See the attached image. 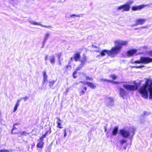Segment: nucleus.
Masks as SVG:
<instances>
[{
    "label": "nucleus",
    "mask_w": 152,
    "mask_h": 152,
    "mask_svg": "<svg viewBox=\"0 0 152 152\" xmlns=\"http://www.w3.org/2000/svg\"><path fill=\"white\" fill-rule=\"evenodd\" d=\"M152 62V58L146 57H141L140 60L136 61L134 62H132V63L147 64Z\"/></svg>",
    "instance_id": "20e7f679"
},
{
    "label": "nucleus",
    "mask_w": 152,
    "mask_h": 152,
    "mask_svg": "<svg viewBox=\"0 0 152 152\" xmlns=\"http://www.w3.org/2000/svg\"><path fill=\"white\" fill-rule=\"evenodd\" d=\"M50 35V34L48 32H47L45 34L43 39V44L46 42Z\"/></svg>",
    "instance_id": "a211bd4d"
},
{
    "label": "nucleus",
    "mask_w": 152,
    "mask_h": 152,
    "mask_svg": "<svg viewBox=\"0 0 152 152\" xmlns=\"http://www.w3.org/2000/svg\"><path fill=\"white\" fill-rule=\"evenodd\" d=\"M80 58V54L79 53H77L75 54L73 57L71 58V60H72L73 59L75 61H78Z\"/></svg>",
    "instance_id": "dca6fc26"
},
{
    "label": "nucleus",
    "mask_w": 152,
    "mask_h": 152,
    "mask_svg": "<svg viewBox=\"0 0 152 152\" xmlns=\"http://www.w3.org/2000/svg\"><path fill=\"white\" fill-rule=\"evenodd\" d=\"M19 104H17V103L16 104L15 107V108H14V110H13L14 112H15V111L17 110V108L18 107V106H19Z\"/></svg>",
    "instance_id": "cd10ccee"
},
{
    "label": "nucleus",
    "mask_w": 152,
    "mask_h": 152,
    "mask_svg": "<svg viewBox=\"0 0 152 152\" xmlns=\"http://www.w3.org/2000/svg\"><path fill=\"white\" fill-rule=\"evenodd\" d=\"M48 58V55H46L45 57V61H46L47 60Z\"/></svg>",
    "instance_id": "58836bf2"
},
{
    "label": "nucleus",
    "mask_w": 152,
    "mask_h": 152,
    "mask_svg": "<svg viewBox=\"0 0 152 152\" xmlns=\"http://www.w3.org/2000/svg\"><path fill=\"white\" fill-rule=\"evenodd\" d=\"M146 20L145 19H137L136 20V23L133 26H137L138 25H142L146 21Z\"/></svg>",
    "instance_id": "9d476101"
},
{
    "label": "nucleus",
    "mask_w": 152,
    "mask_h": 152,
    "mask_svg": "<svg viewBox=\"0 0 152 152\" xmlns=\"http://www.w3.org/2000/svg\"><path fill=\"white\" fill-rule=\"evenodd\" d=\"M110 77H111L113 79H115L117 78V77L114 75H112L110 76Z\"/></svg>",
    "instance_id": "7c9ffc66"
},
{
    "label": "nucleus",
    "mask_w": 152,
    "mask_h": 152,
    "mask_svg": "<svg viewBox=\"0 0 152 152\" xmlns=\"http://www.w3.org/2000/svg\"><path fill=\"white\" fill-rule=\"evenodd\" d=\"M104 81L108 82H113V83H114V84H118V83H119V82H115V81H112L108 80L107 79H104Z\"/></svg>",
    "instance_id": "a878e982"
},
{
    "label": "nucleus",
    "mask_w": 152,
    "mask_h": 152,
    "mask_svg": "<svg viewBox=\"0 0 152 152\" xmlns=\"http://www.w3.org/2000/svg\"><path fill=\"white\" fill-rule=\"evenodd\" d=\"M55 81L53 80L49 82V85L50 87L53 86L55 83Z\"/></svg>",
    "instance_id": "bb28decb"
},
{
    "label": "nucleus",
    "mask_w": 152,
    "mask_h": 152,
    "mask_svg": "<svg viewBox=\"0 0 152 152\" xmlns=\"http://www.w3.org/2000/svg\"><path fill=\"white\" fill-rule=\"evenodd\" d=\"M56 119L58 120V121H57L56 123L57 124V127L59 128H62V127L61 126V120L58 117H57Z\"/></svg>",
    "instance_id": "6ab92c4d"
},
{
    "label": "nucleus",
    "mask_w": 152,
    "mask_h": 152,
    "mask_svg": "<svg viewBox=\"0 0 152 152\" xmlns=\"http://www.w3.org/2000/svg\"><path fill=\"white\" fill-rule=\"evenodd\" d=\"M115 46L112 47L111 50H109L110 56L113 57L119 53L123 46H126L128 44V42L126 41L117 40L114 42Z\"/></svg>",
    "instance_id": "f03ea898"
},
{
    "label": "nucleus",
    "mask_w": 152,
    "mask_h": 152,
    "mask_svg": "<svg viewBox=\"0 0 152 152\" xmlns=\"http://www.w3.org/2000/svg\"><path fill=\"white\" fill-rule=\"evenodd\" d=\"M136 129L133 127L129 128H123L119 130V134L123 137L132 138L133 136Z\"/></svg>",
    "instance_id": "7ed1b4c3"
},
{
    "label": "nucleus",
    "mask_w": 152,
    "mask_h": 152,
    "mask_svg": "<svg viewBox=\"0 0 152 152\" xmlns=\"http://www.w3.org/2000/svg\"><path fill=\"white\" fill-rule=\"evenodd\" d=\"M118 130V127H114L113 130L112 134L113 135H115L117 134Z\"/></svg>",
    "instance_id": "aec40b11"
},
{
    "label": "nucleus",
    "mask_w": 152,
    "mask_h": 152,
    "mask_svg": "<svg viewBox=\"0 0 152 152\" xmlns=\"http://www.w3.org/2000/svg\"><path fill=\"white\" fill-rule=\"evenodd\" d=\"M10 151H12V150H10ZM10 151L7 149L1 150H0V152H9Z\"/></svg>",
    "instance_id": "c756f323"
},
{
    "label": "nucleus",
    "mask_w": 152,
    "mask_h": 152,
    "mask_svg": "<svg viewBox=\"0 0 152 152\" xmlns=\"http://www.w3.org/2000/svg\"><path fill=\"white\" fill-rule=\"evenodd\" d=\"M120 143L121 144H123L126 142V140H122L120 141Z\"/></svg>",
    "instance_id": "2f4dec72"
},
{
    "label": "nucleus",
    "mask_w": 152,
    "mask_h": 152,
    "mask_svg": "<svg viewBox=\"0 0 152 152\" xmlns=\"http://www.w3.org/2000/svg\"><path fill=\"white\" fill-rule=\"evenodd\" d=\"M75 16L77 17H79L80 16L79 15H75L73 14L70 15V17L72 18L73 17Z\"/></svg>",
    "instance_id": "f704fd0d"
},
{
    "label": "nucleus",
    "mask_w": 152,
    "mask_h": 152,
    "mask_svg": "<svg viewBox=\"0 0 152 152\" xmlns=\"http://www.w3.org/2000/svg\"><path fill=\"white\" fill-rule=\"evenodd\" d=\"M110 52L109 51V50H105L102 51L101 52V54L102 56H104L106 54H107L108 56H110Z\"/></svg>",
    "instance_id": "f3484780"
},
{
    "label": "nucleus",
    "mask_w": 152,
    "mask_h": 152,
    "mask_svg": "<svg viewBox=\"0 0 152 152\" xmlns=\"http://www.w3.org/2000/svg\"><path fill=\"white\" fill-rule=\"evenodd\" d=\"M64 137H65L66 136L67 134L66 129H65L64 130Z\"/></svg>",
    "instance_id": "c9c22d12"
},
{
    "label": "nucleus",
    "mask_w": 152,
    "mask_h": 152,
    "mask_svg": "<svg viewBox=\"0 0 152 152\" xmlns=\"http://www.w3.org/2000/svg\"><path fill=\"white\" fill-rule=\"evenodd\" d=\"M133 3V0H130L128 1L126 4L129 6V8H130V5Z\"/></svg>",
    "instance_id": "b1692460"
},
{
    "label": "nucleus",
    "mask_w": 152,
    "mask_h": 152,
    "mask_svg": "<svg viewBox=\"0 0 152 152\" xmlns=\"http://www.w3.org/2000/svg\"><path fill=\"white\" fill-rule=\"evenodd\" d=\"M148 27V26H143V27H141V28H147Z\"/></svg>",
    "instance_id": "a19ab883"
},
{
    "label": "nucleus",
    "mask_w": 152,
    "mask_h": 152,
    "mask_svg": "<svg viewBox=\"0 0 152 152\" xmlns=\"http://www.w3.org/2000/svg\"><path fill=\"white\" fill-rule=\"evenodd\" d=\"M114 102L113 99L112 97H107L106 98L105 103L107 107L110 108L113 106Z\"/></svg>",
    "instance_id": "423d86ee"
},
{
    "label": "nucleus",
    "mask_w": 152,
    "mask_h": 152,
    "mask_svg": "<svg viewBox=\"0 0 152 152\" xmlns=\"http://www.w3.org/2000/svg\"><path fill=\"white\" fill-rule=\"evenodd\" d=\"M119 94L121 97L124 98L125 96L127 95V92L124 89L122 88H119Z\"/></svg>",
    "instance_id": "9b49d317"
},
{
    "label": "nucleus",
    "mask_w": 152,
    "mask_h": 152,
    "mask_svg": "<svg viewBox=\"0 0 152 152\" xmlns=\"http://www.w3.org/2000/svg\"><path fill=\"white\" fill-rule=\"evenodd\" d=\"M20 101V99H18L17 101V104H19V102Z\"/></svg>",
    "instance_id": "79ce46f5"
},
{
    "label": "nucleus",
    "mask_w": 152,
    "mask_h": 152,
    "mask_svg": "<svg viewBox=\"0 0 152 152\" xmlns=\"http://www.w3.org/2000/svg\"><path fill=\"white\" fill-rule=\"evenodd\" d=\"M86 60V56L85 54H83V57L80 60L81 62V64L79 67V68L81 69L85 64Z\"/></svg>",
    "instance_id": "1a4fd4ad"
},
{
    "label": "nucleus",
    "mask_w": 152,
    "mask_h": 152,
    "mask_svg": "<svg viewBox=\"0 0 152 152\" xmlns=\"http://www.w3.org/2000/svg\"><path fill=\"white\" fill-rule=\"evenodd\" d=\"M124 148L125 149H126V147H124Z\"/></svg>",
    "instance_id": "3c124183"
},
{
    "label": "nucleus",
    "mask_w": 152,
    "mask_h": 152,
    "mask_svg": "<svg viewBox=\"0 0 152 152\" xmlns=\"http://www.w3.org/2000/svg\"><path fill=\"white\" fill-rule=\"evenodd\" d=\"M134 85H131L125 83L123 84V86L127 91H133L137 90L138 88L137 83L134 82Z\"/></svg>",
    "instance_id": "39448f33"
},
{
    "label": "nucleus",
    "mask_w": 152,
    "mask_h": 152,
    "mask_svg": "<svg viewBox=\"0 0 152 152\" xmlns=\"http://www.w3.org/2000/svg\"><path fill=\"white\" fill-rule=\"evenodd\" d=\"M144 115H148V113H146V112H145V113H144Z\"/></svg>",
    "instance_id": "de8ad7c7"
},
{
    "label": "nucleus",
    "mask_w": 152,
    "mask_h": 152,
    "mask_svg": "<svg viewBox=\"0 0 152 152\" xmlns=\"http://www.w3.org/2000/svg\"><path fill=\"white\" fill-rule=\"evenodd\" d=\"M104 131H105V132H106L107 130V129L106 127H105V126L104 127Z\"/></svg>",
    "instance_id": "49530a36"
},
{
    "label": "nucleus",
    "mask_w": 152,
    "mask_h": 152,
    "mask_svg": "<svg viewBox=\"0 0 152 152\" xmlns=\"http://www.w3.org/2000/svg\"><path fill=\"white\" fill-rule=\"evenodd\" d=\"M147 6L145 5H141L138 6H133L132 7V9L133 11L140 10L143 8Z\"/></svg>",
    "instance_id": "4468645a"
},
{
    "label": "nucleus",
    "mask_w": 152,
    "mask_h": 152,
    "mask_svg": "<svg viewBox=\"0 0 152 152\" xmlns=\"http://www.w3.org/2000/svg\"><path fill=\"white\" fill-rule=\"evenodd\" d=\"M16 125H18V124H15L13 127V128H12V130H15V129H17V128L16 127H15V126Z\"/></svg>",
    "instance_id": "473e14b6"
},
{
    "label": "nucleus",
    "mask_w": 152,
    "mask_h": 152,
    "mask_svg": "<svg viewBox=\"0 0 152 152\" xmlns=\"http://www.w3.org/2000/svg\"><path fill=\"white\" fill-rule=\"evenodd\" d=\"M85 93V92L83 90H82L80 92V95H83Z\"/></svg>",
    "instance_id": "e433bc0d"
},
{
    "label": "nucleus",
    "mask_w": 152,
    "mask_h": 152,
    "mask_svg": "<svg viewBox=\"0 0 152 152\" xmlns=\"http://www.w3.org/2000/svg\"><path fill=\"white\" fill-rule=\"evenodd\" d=\"M50 62L52 64H54L55 61V58L53 56H50Z\"/></svg>",
    "instance_id": "4be33fe9"
},
{
    "label": "nucleus",
    "mask_w": 152,
    "mask_h": 152,
    "mask_svg": "<svg viewBox=\"0 0 152 152\" xmlns=\"http://www.w3.org/2000/svg\"><path fill=\"white\" fill-rule=\"evenodd\" d=\"M118 10H122L123 11H128L129 10L130 8L129 6L127 5L126 4H125L120 6L118 8Z\"/></svg>",
    "instance_id": "6e6552de"
},
{
    "label": "nucleus",
    "mask_w": 152,
    "mask_h": 152,
    "mask_svg": "<svg viewBox=\"0 0 152 152\" xmlns=\"http://www.w3.org/2000/svg\"><path fill=\"white\" fill-rule=\"evenodd\" d=\"M68 65H67V68H68Z\"/></svg>",
    "instance_id": "09e8293b"
},
{
    "label": "nucleus",
    "mask_w": 152,
    "mask_h": 152,
    "mask_svg": "<svg viewBox=\"0 0 152 152\" xmlns=\"http://www.w3.org/2000/svg\"><path fill=\"white\" fill-rule=\"evenodd\" d=\"M137 52V50L132 49L126 52V55L128 56H131L136 54Z\"/></svg>",
    "instance_id": "ddd939ff"
},
{
    "label": "nucleus",
    "mask_w": 152,
    "mask_h": 152,
    "mask_svg": "<svg viewBox=\"0 0 152 152\" xmlns=\"http://www.w3.org/2000/svg\"><path fill=\"white\" fill-rule=\"evenodd\" d=\"M92 47L93 48H96V46H95V45H92Z\"/></svg>",
    "instance_id": "a18cd8bd"
},
{
    "label": "nucleus",
    "mask_w": 152,
    "mask_h": 152,
    "mask_svg": "<svg viewBox=\"0 0 152 152\" xmlns=\"http://www.w3.org/2000/svg\"><path fill=\"white\" fill-rule=\"evenodd\" d=\"M45 137V135L42 136L39 138V141L37 145V147L38 148H43V145L44 142H43V139Z\"/></svg>",
    "instance_id": "f8f14e48"
},
{
    "label": "nucleus",
    "mask_w": 152,
    "mask_h": 152,
    "mask_svg": "<svg viewBox=\"0 0 152 152\" xmlns=\"http://www.w3.org/2000/svg\"><path fill=\"white\" fill-rule=\"evenodd\" d=\"M29 22L32 24L34 25H39L42 27H45L46 28H50L52 27V26H46L40 24L39 23L37 22L32 20H28Z\"/></svg>",
    "instance_id": "0eeeda50"
},
{
    "label": "nucleus",
    "mask_w": 152,
    "mask_h": 152,
    "mask_svg": "<svg viewBox=\"0 0 152 152\" xmlns=\"http://www.w3.org/2000/svg\"><path fill=\"white\" fill-rule=\"evenodd\" d=\"M18 136H20V135H26L28 134L29 133H26L25 131H23L21 133H18Z\"/></svg>",
    "instance_id": "393cba45"
},
{
    "label": "nucleus",
    "mask_w": 152,
    "mask_h": 152,
    "mask_svg": "<svg viewBox=\"0 0 152 152\" xmlns=\"http://www.w3.org/2000/svg\"><path fill=\"white\" fill-rule=\"evenodd\" d=\"M83 89H84V90H85V91L86 90H87V88L86 87H83Z\"/></svg>",
    "instance_id": "c03bdc74"
},
{
    "label": "nucleus",
    "mask_w": 152,
    "mask_h": 152,
    "mask_svg": "<svg viewBox=\"0 0 152 152\" xmlns=\"http://www.w3.org/2000/svg\"><path fill=\"white\" fill-rule=\"evenodd\" d=\"M138 91L143 98L147 99L148 98L149 99L152 100V79H146L145 83L140 86Z\"/></svg>",
    "instance_id": "f257e3e1"
},
{
    "label": "nucleus",
    "mask_w": 152,
    "mask_h": 152,
    "mask_svg": "<svg viewBox=\"0 0 152 152\" xmlns=\"http://www.w3.org/2000/svg\"><path fill=\"white\" fill-rule=\"evenodd\" d=\"M80 82L85 85H87L88 86L90 87L91 88H94L96 87V86L94 84L90 82Z\"/></svg>",
    "instance_id": "2eb2a0df"
},
{
    "label": "nucleus",
    "mask_w": 152,
    "mask_h": 152,
    "mask_svg": "<svg viewBox=\"0 0 152 152\" xmlns=\"http://www.w3.org/2000/svg\"><path fill=\"white\" fill-rule=\"evenodd\" d=\"M149 54L150 56H152V51H151L150 53Z\"/></svg>",
    "instance_id": "37998d69"
},
{
    "label": "nucleus",
    "mask_w": 152,
    "mask_h": 152,
    "mask_svg": "<svg viewBox=\"0 0 152 152\" xmlns=\"http://www.w3.org/2000/svg\"><path fill=\"white\" fill-rule=\"evenodd\" d=\"M145 122V120L144 118H142L139 121V123L141 124H144Z\"/></svg>",
    "instance_id": "c85d7f7f"
},
{
    "label": "nucleus",
    "mask_w": 152,
    "mask_h": 152,
    "mask_svg": "<svg viewBox=\"0 0 152 152\" xmlns=\"http://www.w3.org/2000/svg\"><path fill=\"white\" fill-rule=\"evenodd\" d=\"M43 77L44 78V82L43 83V85H44V83H45L46 81H47V76L46 75V71H44L43 72Z\"/></svg>",
    "instance_id": "412c9836"
},
{
    "label": "nucleus",
    "mask_w": 152,
    "mask_h": 152,
    "mask_svg": "<svg viewBox=\"0 0 152 152\" xmlns=\"http://www.w3.org/2000/svg\"><path fill=\"white\" fill-rule=\"evenodd\" d=\"M151 137H152V134H151Z\"/></svg>",
    "instance_id": "8fccbe9b"
},
{
    "label": "nucleus",
    "mask_w": 152,
    "mask_h": 152,
    "mask_svg": "<svg viewBox=\"0 0 152 152\" xmlns=\"http://www.w3.org/2000/svg\"><path fill=\"white\" fill-rule=\"evenodd\" d=\"M28 97L27 96H26L23 98H20L21 99H23L24 101H26L27 99H28Z\"/></svg>",
    "instance_id": "72a5a7b5"
},
{
    "label": "nucleus",
    "mask_w": 152,
    "mask_h": 152,
    "mask_svg": "<svg viewBox=\"0 0 152 152\" xmlns=\"http://www.w3.org/2000/svg\"><path fill=\"white\" fill-rule=\"evenodd\" d=\"M61 56V54L60 53H59L58 54V58L59 59V60H60V57Z\"/></svg>",
    "instance_id": "4c0bfd02"
},
{
    "label": "nucleus",
    "mask_w": 152,
    "mask_h": 152,
    "mask_svg": "<svg viewBox=\"0 0 152 152\" xmlns=\"http://www.w3.org/2000/svg\"><path fill=\"white\" fill-rule=\"evenodd\" d=\"M143 67V66H135L134 67H136L137 68H141L142 67Z\"/></svg>",
    "instance_id": "ea45409f"
},
{
    "label": "nucleus",
    "mask_w": 152,
    "mask_h": 152,
    "mask_svg": "<svg viewBox=\"0 0 152 152\" xmlns=\"http://www.w3.org/2000/svg\"><path fill=\"white\" fill-rule=\"evenodd\" d=\"M80 68H79V67H78L77 68H76V70H75V72H74L73 74V77L74 78H76V77L75 76V75L76 74L77 71L78 70H80Z\"/></svg>",
    "instance_id": "5701e85b"
}]
</instances>
